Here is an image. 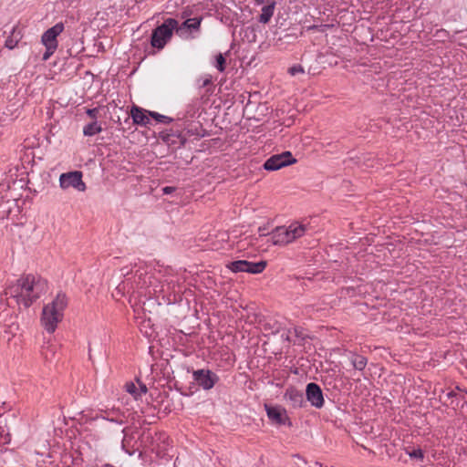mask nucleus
<instances>
[{
	"instance_id": "obj_4",
	"label": "nucleus",
	"mask_w": 467,
	"mask_h": 467,
	"mask_svg": "<svg viewBox=\"0 0 467 467\" xmlns=\"http://www.w3.org/2000/svg\"><path fill=\"white\" fill-rule=\"evenodd\" d=\"M178 26V21L173 18H167L157 26L151 34L150 45L152 47L161 50L171 40L173 31Z\"/></svg>"
},
{
	"instance_id": "obj_13",
	"label": "nucleus",
	"mask_w": 467,
	"mask_h": 467,
	"mask_svg": "<svg viewBox=\"0 0 467 467\" xmlns=\"http://www.w3.org/2000/svg\"><path fill=\"white\" fill-rule=\"evenodd\" d=\"M100 414L97 415L95 419L101 418L106 420H109L112 422H117L119 424H121L123 421L120 419V412L119 409L112 408V409H107V410H99Z\"/></svg>"
},
{
	"instance_id": "obj_15",
	"label": "nucleus",
	"mask_w": 467,
	"mask_h": 467,
	"mask_svg": "<svg viewBox=\"0 0 467 467\" xmlns=\"http://www.w3.org/2000/svg\"><path fill=\"white\" fill-rule=\"evenodd\" d=\"M131 117L136 124L147 125L150 121L146 113L141 109L136 107L131 109Z\"/></svg>"
},
{
	"instance_id": "obj_23",
	"label": "nucleus",
	"mask_w": 467,
	"mask_h": 467,
	"mask_svg": "<svg viewBox=\"0 0 467 467\" xmlns=\"http://www.w3.org/2000/svg\"><path fill=\"white\" fill-rule=\"evenodd\" d=\"M212 81H213L212 76L209 74H206L198 79L199 87L204 88V87L210 85L212 83Z\"/></svg>"
},
{
	"instance_id": "obj_29",
	"label": "nucleus",
	"mask_w": 467,
	"mask_h": 467,
	"mask_svg": "<svg viewBox=\"0 0 467 467\" xmlns=\"http://www.w3.org/2000/svg\"><path fill=\"white\" fill-rule=\"evenodd\" d=\"M258 232H259L260 236H265V235H266V234H267V233H266V229H265V228H263V227H260V228L258 229Z\"/></svg>"
},
{
	"instance_id": "obj_20",
	"label": "nucleus",
	"mask_w": 467,
	"mask_h": 467,
	"mask_svg": "<svg viewBox=\"0 0 467 467\" xmlns=\"http://www.w3.org/2000/svg\"><path fill=\"white\" fill-rule=\"evenodd\" d=\"M352 365L355 368L362 370L367 365V359L362 356H355L352 358Z\"/></svg>"
},
{
	"instance_id": "obj_3",
	"label": "nucleus",
	"mask_w": 467,
	"mask_h": 467,
	"mask_svg": "<svg viewBox=\"0 0 467 467\" xmlns=\"http://www.w3.org/2000/svg\"><path fill=\"white\" fill-rule=\"evenodd\" d=\"M307 231V224L294 222L288 226L276 227L271 233V242L275 245H285L302 237Z\"/></svg>"
},
{
	"instance_id": "obj_24",
	"label": "nucleus",
	"mask_w": 467,
	"mask_h": 467,
	"mask_svg": "<svg viewBox=\"0 0 467 467\" xmlns=\"http://www.w3.org/2000/svg\"><path fill=\"white\" fill-rule=\"evenodd\" d=\"M150 115L160 122L168 123L171 120L170 118H168L164 115L159 114L157 112H150Z\"/></svg>"
},
{
	"instance_id": "obj_18",
	"label": "nucleus",
	"mask_w": 467,
	"mask_h": 467,
	"mask_svg": "<svg viewBox=\"0 0 467 467\" xmlns=\"http://www.w3.org/2000/svg\"><path fill=\"white\" fill-rule=\"evenodd\" d=\"M10 437L6 430V425L5 420L0 417V451H2V448L9 443Z\"/></svg>"
},
{
	"instance_id": "obj_1",
	"label": "nucleus",
	"mask_w": 467,
	"mask_h": 467,
	"mask_svg": "<svg viewBox=\"0 0 467 467\" xmlns=\"http://www.w3.org/2000/svg\"><path fill=\"white\" fill-rule=\"evenodd\" d=\"M47 291L45 280L35 275H26L10 285L5 294L14 298L18 305L28 307Z\"/></svg>"
},
{
	"instance_id": "obj_28",
	"label": "nucleus",
	"mask_w": 467,
	"mask_h": 467,
	"mask_svg": "<svg viewBox=\"0 0 467 467\" xmlns=\"http://www.w3.org/2000/svg\"><path fill=\"white\" fill-rule=\"evenodd\" d=\"M174 191H175V188H174V187H171V186H166V187L162 188V192H163L164 194H171V193H172Z\"/></svg>"
},
{
	"instance_id": "obj_11",
	"label": "nucleus",
	"mask_w": 467,
	"mask_h": 467,
	"mask_svg": "<svg viewBox=\"0 0 467 467\" xmlns=\"http://www.w3.org/2000/svg\"><path fill=\"white\" fill-rule=\"evenodd\" d=\"M265 409L268 418L275 424L283 425L287 420L286 410L280 406H270L265 404Z\"/></svg>"
},
{
	"instance_id": "obj_9",
	"label": "nucleus",
	"mask_w": 467,
	"mask_h": 467,
	"mask_svg": "<svg viewBox=\"0 0 467 467\" xmlns=\"http://www.w3.org/2000/svg\"><path fill=\"white\" fill-rule=\"evenodd\" d=\"M306 400L315 408L320 409L324 405V397L320 387L316 383H309L306 389Z\"/></svg>"
},
{
	"instance_id": "obj_16",
	"label": "nucleus",
	"mask_w": 467,
	"mask_h": 467,
	"mask_svg": "<svg viewBox=\"0 0 467 467\" xmlns=\"http://www.w3.org/2000/svg\"><path fill=\"white\" fill-rule=\"evenodd\" d=\"M285 398L292 401L293 405L296 407L302 406L304 401V396L301 392L296 389H288L285 392Z\"/></svg>"
},
{
	"instance_id": "obj_19",
	"label": "nucleus",
	"mask_w": 467,
	"mask_h": 467,
	"mask_svg": "<svg viewBox=\"0 0 467 467\" xmlns=\"http://www.w3.org/2000/svg\"><path fill=\"white\" fill-rule=\"evenodd\" d=\"M274 8V5L264 6L262 8V13L260 15L259 21L264 24L269 22L270 18L273 16Z\"/></svg>"
},
{
	"instance_id": "obj_26",
	"label": "nucleus",
	"mask_w": 467,
	"mask_h": 467,
	"mask_svg": "<svg viewBox=\"0 0 467 467\" xmlns=\"http://www.w3.org/2000/svg\"><path fill=\"white\" fill-rule=\"evenodd\" d=\"M17 41L13 38H7L5 40V47L9 49H13L16 47Z\"/></svg>"
},
{
	"instance_id": "obj_7",
	"label": "nucleus",
	"mask_w": 467,
	"mask_h": 467,
	"mask_svg": "<svg viewBox=\"0 0 467 467\" xmlns=\"http://www.w3.org/2000/svg\"><path fill=\"white\" fill-rule=\"evenodd\" d=\"M265 261L253 263L245 260H239L231 262L227 265V267L234 273L246 272L250 274H260L265 270Z\"/></svg>"
},
{
	"instance_id": "obj_5",
	"label": "nucleus",
	"mask_w": 467,
	"mask_h": 467,
	"mask_svg": "<svg viewBox=\"0 0 467 467\" xmlns=\"http://www.w3.org/2000/svg\"><path fill=\"white\" fill-rule=\"evenodd\" d=\"M64 31V24L59 22L47 29L41 37V43L46 47L43 59L47 60L58 47L57 36Z\"/></svg>"
},
{
	"instance_id": "obj_10",
	"label": "nucleus",
	"mask_w": 467,
	"mask_h": 467,
	"mask_svg": "<svg viewBox=\"0 0 467 467\" xmlns=\"http://www.w3.org/2000/svg\"><path fill=\"white\" fill-rule=\"evenodd\" d=\"M194 380L204 389H212L216 380L217 377L210 370L199 369L193 372Z\"/></svg>"
},
{
	"instance_id": "obj_22",
	"label": "nucleus",
	"mask_w": 467,
	"mask_h": 467,
	"mask_svg": "<svg viewBox=\"0 0 467 467\" xmlns=\"http://www.w3.org/2000/svg\"><path fill=\"white\" fill-rule=\"evenodd\" d=\"M406 452L407 454L410 457V458H415V459H418V460H422L423 459V451L420 448H414L412 449L411 451H409L408 449L406 450Z\"/></svg>"
},
{
	"instance_id": "obj_8",
	"label": "nucleus",
	"mask_w": 467,
	"mask_h": 467,
	"mask_svg": "<svg viewBox=\"0 0 467 467\" xmlns=\"http://www.w3.org/2000/svg\"><path fill=\"white\" fill-rule=\"evenodd\" d=\"M296 160L292 156L290 151H285L281 154L273 155L264 164L267 171H277L285 166L293 164Z\"/></svg>"
},
{
	"instance_id": "obj_17",
	"label": "nucleus",
	"mask_w": 467,
	"mask_h": 467,
	"mask_svg": "<svg viewBox=\"0 0 467 467\" xmlns=\"http://www.w3.org/2000/svg\"><path fill=\"white\" fill-rule=\"evenodd\" d=\"M101 130H102V128H101L100 124L98 121L94 120L93 122L87 124L83 128V134L85 136L90 137V136L99 134Z\"/></svg>"
},
{
	"instance_id": "obj_14",
	"label": "nucleus",
	"mask_w": 467,
	"mask_h": 467,
	"mask_svg": "<svg viewBox=\"0 0 467 467\" xmlns=\"http://www.w3.org/2000/svg\"><path fill=\"white\" fill-rule=\"evenodd\" d=\"M125 388L127 392L132 395L136 400L147 392L146 385L141 382H139V386L133 382H129L126 384Z\"/></svg>"
},
{
	"instance_id": "obj_25",
	"label": "nucleus",
	"mask_w": 467,
	"mask_h": 467,
	"mask_svg": "<svg viewBox=\"0 0 467 467\" xmlns=\"http://www.w3.org/2000/svg\"><path fill=\"white\" fill-rule=\"evenodd\" d=\"M288 71H289V73H290L292 76H296V75H297V74H302V73H304V68H303V67H302V66H300V65H295V66L291 67L289 68V70H288Z\"/></svg>"
},
{
	"instance_id": "obj_21",
	"label": "nucleus",
	"mask_w": 467,
	"mask_h": 467,
	"mask_svg": "<svg viewBox=\"0 0 467 467\" xmlns=\"http://www.w3.org/2000/svg\"><path fill=\"white\" fill-rule=\"evenodd\" d=\"M226 60L223 54H218L215 57L214 67L220 71L223 72L225 69Z\"/></svg>"
},
{
	"instance_id": "obj_27",
	"label": "nucleus",
	"mask_w": 467,
	"mask_h": 467,
	"mask_svg": "<svg viewBox=\"0 0 467 467\" xmlns=\"http://www.w3.org/2000/svg\"><path fill=\"white\" fill-rule=\"evenodd\" d=\"M99 109H89L87 110V114L93 119H96L98 117Z\"/></svg>"
},
{
	"instance_id": "obj_2",
	"label": "nucleus",
	"mask_w": 467,
	"mask_h": 467,
	"mask_svg": "<svg viewBox=\"0 0 467 467\" xmlns=\"http://www.w3.org/2000/svg\"><path fill=\"white\" fill-rule=\"evenodd\" d=\"M67 306V299L63 293H58L50 303L44 306L41 324L48 333H53L63 319Z\"/></svg>"
},
{
	"instance_id": "obj_12",
	"label": "nucleus",
	"mask_w": 467,
	"mask_h": 467,
	"mask_svg": "<svg viewBox=\"0 0 467 467\" xmlns=\"http://www.w3.org/2000/svg\"><path fill=\"white\" fill-rule=\"evenodd\" d=\"M202 20V17L189 18L185 20L181 26H177L175 28L176 33L180 36H185L188 31H198L201 26Z\"/></svg>"
},
{
	"instance_id": "obj_6",
	"label": "nucleus",
	"mask_w": 467,
	"mask_h": 467,
	"mask_svg": "<svg viewBox=\"0 0 467 467\" xmlns=\"http://www.w3.org/2000/svg\"><path fill=\"white\" fill-rule=\"evenodd\" d=\"M83 174L79 171H73L60 174L59 176V187L62 190H67L73 188L78 192L86 191V183L82 180Z\"/></svg>"
}]
</instances>
